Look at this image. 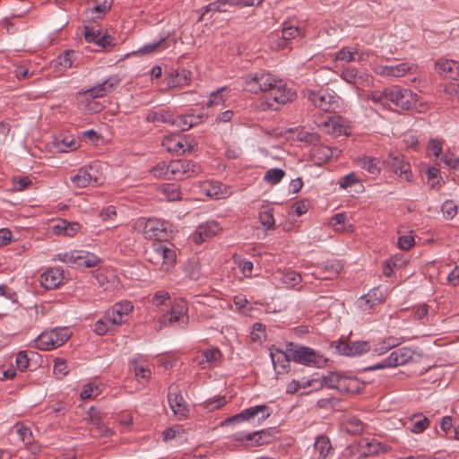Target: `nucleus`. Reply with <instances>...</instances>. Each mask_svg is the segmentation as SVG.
<instances>
[{"mask_svg": "<svg viewBox=\"0 0 459 459\" xmlns=\"http://www.w3.org/2000/svg\"><path fill=\"white\" fill-rule=\"evenodd\" d=\"M241 85L246 91L257 94L267 93L268 105L273 107L271 101L277 105H284L291 100L294 92L287 87L286 83L274 74L260 70L249 73L240 78Z\"/></svg>", "mask_w": 459, "mask_h": 459, "instance_id": "nucleus-1", "label": "nucleus"}, {"mask_svg": "<svg viewBox=\"0 0 459 459\" xmlns=\"http://www.w3.org/2000/svg\"><path fill=\"white\" fill-rule=\"evenodd\" d=\"M278 360H275V355L273 353L272 361L278 374L287 371L290 367V361L312 368H324L327 364V359L321 353L316 351L310 347L303 346L294 342L285 344V351H279Z\"/></svg>", "mask_w": 459, "mask_h": 459, "instance_id": "nucleus-2", "label": "nucleus"}, {"mask_svg": "<svg viewBox=\"0 0 459 459\" xmlns=\"http://www.w3.org/2000/svg\"><path fill=\"white\" fill-rule=\"evenodd\" d=\"M307 385L308 386H314L315 388L325 386L342 393H354L358 389L359 383L356 378L348 377L336 372H329L327 375L322 376L319 379L307 381Z\"/></svg>", "mask_w": 459, "mask_h": 459, "instance_id": "nucleus-3", "label": "nucleus"}, {"mask_svg": "<svg viewBox=\"0 0 459 459\" xmlns=\"http://www.w3.org/2000/svg\"><path fill=\"white\" fill-rule=\"evenodd\" d=\"M145 254L146 259L162 272H169L177 262L175 249L163 243L152 244Z\"/></svg>", "mask_w": 459, "mask_h": 459, "instance_id": "nucleus-4", "label": "nucleus"}, {"mask_svg": "<svg viewBox=\"0 0 459 459\" xmlns=\"http://www.w3.org/2000/svg\"><path fill=\"white\" fill-rule=\"evenodd\" d=\"M136 226L143 228V233L146 238L158 241L159 243L167 241L171 237V225L166 221L156 218L140 219L136 222Z\"/></svg>", "mask_w": 459, "mask_h": 459, "instance_id": "nucleus-5", "label": "nucleus"}, {"mask_svg": "<svg viewBox=\"0 0 459 459\" xmlns=\"http://www.w3.org/2000/svg\"><path fill=\"white\" fill-rule=\"evenodd\" d=\"M189 322L188 307L185 300H178L171 306L169 311L159 320L160 329L166 326L185 327Z\"/></svg>", "mask_w": 459, "mask_h": 459, "instance_id": "nucleus-6", "label": "nucleus"}, {"mask_svg": "<svg viewBox=\"0 0 459 459\" xmlns=\"http://www.w3.org/2000/svg\"><path fill=\"white\" fill-rule=\"evenodd\" d=\"M387 107L392 103L397 108L409 110L417 100V94L411 90L394 85L385 89Z\"/></svg>", "mask_w": 459, "mask_h": 459, "instance_id": "nucleus-7", "label": "nucleus"}, {"mask_svg": "<svg viewBox=\"0 0 459 459\" xmlns=\"http://www.w3.org/2000/svg\"><path fill=\"white\" fill-rule=\"evenodd\" d=\"M418 355L409 347H402L392 351L388 357L381 362L374 364L368 368V370H377L385 368H395L408 364L414 359V356Z\"/></svg>", "mask_w": 459, "mask_h": 459, "instance_id": "nucleus-8", "label": "nucleus"}, {"mask_svg": "<svg viewBox=\"0 0 459 459\" xmlns=\"http://www.w3.org/2000/svg\"><path fill=\"white\" fill-rule=\"evenodd\" d=\"M308 100L313 105L325 112H334L340 106V97L333 91L326 90L309 91Z\"/></svg>", "mask_w": 459, "mask_h": 459, "instance_id": "nucleus-9", "label": "nucleus"}, {"mask_svg": "<svg viewBox=\"0 0 459 459\" xmlns=\"http://www.w3.org/2000/svg\"><path fill=\"white\" fill-rule=\"evenodd\" d=\"M170 169V178L184 179L197 174L199 167L193 161L188 160H175L169 162Z\"/></svg>", "mask_w": 459, "mask_h": 459, "instance_id": "nucleus-10", "label": "nucleus"}, {"mask_svg": "<svg viewBox=\"0 0 459 459\" xmlns=\"http://www.w3.org/2000/svg\"><path fill=\"white\" fill-rule=\"evenodd\" d=\"M258 415H261L258 418V421L263 422L270 417L271 411L265 404L251 406L243 410L241 412L228 418L222 424L249 420Z\"/></svg>", "mask_w": 459, "mask_h": 459, "instance_id": "nucleus-11", "label": "nucleus"}, {"mask_svg": "<svg viewBox=\"0 0 459 459\" xmlns=\"http://www.w3.org/2000/svg\"><path fill=\"white\" fill-rule=\"evenodd\" d=\"M168 401L172 411L178 419H186L188 416V409L186 401L181 394V390L178 385L172 384L169 387Z\"/></svg>", "mask_w": 459, "mask_h": 459, "instance_id": "nucleus-12", "label": "nucleus"}, {"mask_svg": "<svg viewBox=\"0 0 459 459\" xmlns=\"http://www.w3.org/2000/svg\"><path fill=\"white\" fill-rule=\"evenodd\" d=\"M97 172L94 166L80 168L77 173L71 177V182L74 186L79 188L98 186L100 182L97 178Z\"/></svg>", "mask_w": 459, "mask_h": 459, "instance_id": "nucleus-13", "label": "nucleus"}, {"mask_svg": "<svg viewBox=\"0 0 459 459\" xmlns=\"http://www.w3.org/2000/svg\"><path fill=\"white\" fill-rule=\"evenodd\" d=\"M351 453L358 452L359 457H367L379 452H386V446L382 445L375 438H360L351 446Z\"/></svg>", "mask_w": 459, "mask_h": 459, "instance_id": "nucleus-14", "label": "nucleus"}, {"mask_svg": "<svg viewBox=\"0 0 459 459\" xmlns=\"http://www.w3.org/2000/svg\"><path fill=\"white\" fill-rule=\"evenodd\" d=\"M319 127L328 134L335 136L348 135L351 132L347 121L341 116L333 115L325 117L319 125Z\"/></svg>", "mask_w": 459, "mask_h": 459, "instance_id": "nucleus-15", "label": "nucleus"}, {"mask_svg": "<svg viewBox=\"0 0 459 459\" xmlns=\"http://www.w3.org/2000/svg\"><path fill=\"white\" fill-rule=\"evenodd\" d=\"M84 39L89 43H94L102 50L111 49L115 45L113 37L103 33L100 29L91 26H84Z\"/></svg>", "mask_w": 459, "mask_h": 459, "instance_id": "nucleus-16", "label": "nucleus"}, {"mask_svg": "<svg viewBox=\"0 0 459 459\" xmlns=\"http://www.w3.org/2000/svg\"><path fill=\"white\" fill-rule=\"evenodd\" d=\"M417 73L418 65L410 62L381 65L377 68V74L382 76L403 77L406 74H415Z\"/></svg>", "mask_w": 459, "mask_h": 459, "instance_id": "nucleus-17", "label": "nucleus"}, {"mask_svg": "<svg viewBox=\"0 0 459 459\" xmlns=\"http://www.w3.org/2000/svg\"><path fill=\"white\" fill-rule=\"evenodd\" d=\"M222 230V226L216 221H207L198 225L193 234L195 244H202Z\"/></svg>", "mask_w": 459, "mask_h": 459, "instance_id": "nucleus-18", "label": "nucleus"}, {"mask_svg": "<svg viewBox=\"0 0 459 459\" xmlns=\"http://www.w3.org/2000/svg\"><path fill=\"white\" fill-rule=\"evenodd\" d=\"M387 164L392 171L400 177H404L407 181L411 180V165L403 160V155L397 152H391L387 157Z\"/></svg>", "mask_w": 459, "mask_h": 459, "instance_id": "nucleus-19", "label": "nucleus"}, {"mask_svg": "<svg viewBox=\"0 0 459 459\" xmlns=\"http://www.w3.org/2000/svg\"><path fill=\"white\" fill-rule=\"evenodd\" d=\"M64 282V270L61 267L48 268L40 275V284L46 290H55Z\"/></svg>", "mask_w": 459, "mask_h": 459, "instance_id": "nucleus-20", "label": "nucleus"}, {"mask_svg": "<svg viewBox=\"0 0 459 459\" xmlns=\"http://www.w3.org/2000/svg\"><path fill=\"white\" fill-rule=\"evenodd\" d=\"M369 344L368 342L357 341L347 343L345 342H340L336 346V350L339 354L344 356H357L361 355L369 351Z\"/></svg>", "mask_w": 459, "mask_h": 459, "instance_id": "nucleus-21", "label": "nucleus"}, {"mask_svg": "<svg viewBox=\"0 0 459 459\" xmlns=\"http://www.w3.org/2000/svg\"><path fill=\"white\" fill-rule=\"evenodd\" d=\"M200 188L203 195L214 199H223L230 195L227 187L217 181H205Z\"/></svg>", "mask_w": 459, "mask_h": 459, "instance_id": "nucleus-22", "label": "nucleus"}, {"mask_svg": "<svg viewBox=\"0 0 459 459\" xmlns=\"http://www.w3.org/2000/svg\"><path fill=\"white\" fill-rule=\"evenodd\" d=\"M118 84L119 79L117 76H110L103 82L87 90L86 92L91 98H101L111 92Z\"/></svg>", "mask_w": 459, "mask_h": 459, "instance_id": "nucleus-23", "label": "nucleus"}, {"mask_svg": "<svg viewBox=\"0 0 459 459\" xmlns=\"http://www.w3.org/2000/svg\"><path fill=\"white\" fill-rule=\"evenodd\" d=\"M436 70L454 81L458 80L459 63L454 60H439L436 63Z\"/></svg>", "mask_w": 459, "mask_h": 459, "instance_id": "nucleus-24", "label": "nucleus"}, {"mask_svg": "<svg viewBox=\"0 0 459 459\" xmlns=\"http://www.w3.org/2000/svg\"><path fill=\"white\" fill-rule=\"evenodd\" d=\"M133 308L134 307L130 301H121L116 303L112 311L108 314H110L115 325H120L124 322V317L128 316Z\"/></svg>", "mask_w": 459, "mask_h": 459, "instance_id": "nucleus-25", "label": "nucleus"}, {"mask_svg": "<svg viewBox=\"0 0 459 459\" xmlns=\"http://www.w3.org/2000/svg\"><path fill=\"white\" fill-rule=\"evenodd\" d=\"M314 449L318 454L317 459H328L333 455L330 439L325 436H319L314 443Z\"/></svg>", "mask_w": 459, "mask_h": 459, "instance_id": "nucleus-26", "label": "nucleus"}, {"mask_svg": "<svg viewBox=\"0 0 459 459\" xmlns=\"http://www.w3.org/2000/svg\"><path fill=\"white\" fill-rule=\"evenodd\" d=\"M357 165L371 175H378L381 171L379 160L371 156H362L357 159Z\"/></svg>", "mask_w": 459, "mask_h": 459, "instance_id": "nucleus-27", "label": "nucleus"}, {"mask_svg": "<svg viewBox=\"0 0 459 459\" xmlns=\"http://www.w3.org/2000/svg\"><path fill=\"white\" fill-rule=\"evenodd\" d=\"M191 72L186 69L171 73L167 78V85L169 88H176L186 85L190 81Z\"/></svg>", "mask_w": 459, "mask_h": 459, "instance_id": "nucleus-28", "label": "nucleus"}, {"mask_svg": "<svg viewBox=\"0 0 459 459\" xmlns=\"http://www.w3.org/2000/svg\"><path fill=\"white\" fill-rule=\"evenodd\" d=\"M145 119L152 123H168L171 125L176 123L172 113L167 109L150 111Z\"/></svg>", "mask_w": 459, "mask_h": 459, "instance_id": "nucleus-29", "label": "nucleus"}, {"mask_svg": "<svg viewBox=\"0 0 459 459\" xmlns=\"http://www.w3.org/2000/svg\"><path fill=\"white\" fill-rule=\"evenodd\" d=\"M299 33V29L297 26L291 25L283 27L281 30V37L280 38L279 35L274 36L277 38V47L282 49L287 48L288 41L298 37Z\"/></svg>", "mask_w": 459, "mask_h": 459, "instance_id": "nucleus-30", "label": "nucleus"}, {"mask_svg": "<svg viewBox=\"0 0 459 459\" xmlns=\"http://www.w3.org/2000/svg\"><path fill=\"white\" fill-rule=\"evenodd\" d=\"M403 342V338L389 336L377 343L373 349V352L377 355H383L392 348L399 346Z\"/></svg>", "mask_w": 459, "mask_h": 459, "instance_id": "nucleus-31", "label": "nucleus"}, {"mask_svg": "<svg viewBox=\"0 0 459 459\" xmlns=\"http://www.w3.org/2000/svg\"><path fill=\"white\" fill-rule=\"evenodd\" d=\"M247 442H252L254 446H259L269 444L273 439V435L270 430L262 429L253 433H248L245 436Z\"/></svg>", "mask_w": 459, "mask_h": 459, "instance_id": "nucleus-32", "label": "nucleus"}, {"mask_svg": "<svg viewBox=\"0 0 459 459\" xmlns=\"http://www.w3.org/2000/svg\"><path fill=\"white\" fill-rule=\"evenodd\" d=\"M203 359L198 361L202 368H205L204 365L207 363L209 366H214L221 359V352L218 348H211L202 351Z\"/></svg>", "mask_w": 459, "mask_h": 459, "instance_id": "nucleus-33", "label": "nucleus"}, {"mask_svg": "<svg viewBox=\"0 0 459 459\" xmlns=\"http://www.w3.org/2000/svg\"><path fill=\"white\" fill-rule=\"evenodd\" d=\"M342 79L348 83L357 84L368 80V76L359 74L355 67H345L341 74Z\"/></svg>", "mask_w": 459, "mask_h": 459, "instance_id": "nucleus-34", "label": "nucleus"}, {"mask_svg": "<svg viewBox=\"0 0 459 459\" xmlns=\"http://www.w3.org/2000/svg\"><path fill=\"white\" fill-rule=\"evenodd\" d=\"M34 342L36 348L41 351H50L56 348L50 331L41 333Z\"/></svg>", "mask_w": 459, "mask_h": 459, "instance_id": "nucleus-35", "label": "nucleus"}, {"mask_svg": "<svg viewBox=\"0 0 459 459\" xmlns=\"http://www.w3.org/2000/svg\"><path fill=\"white\" fill-rule=\"evenodd\" d=\"M258 219L264 228L268 230H274L275 220L273 208L262 207L258 213Z\"/></svg>", "mask_w": 459, "mask_h": 459, "instance_id": "nucleus-36", "label": "nucleus"}, {"mask_svg": "<svg viewBox=\"0 0 459 459\" xmlns=\"http://www.w3.org/2000/svg\"><path fill=\"white\" fill-rule=\"evenodd\" d=\"M311 155L314 159L325 162L333 155V150L329 146L317 143L312 148Z\"/></svg>", "mask_w": 459, "mask_h": 459, "instance_id": "nucleus-37", "label": "nucleus"}, {"mask_svg": "<svg viewBox=\"0 0 459 459\" xmlns=\"http://www.w3.org/2000/svg\"><path fill=\"white\" fill-rule=\"evenodd\" d=\"M162 145L169 152H176V153H184L186 152L185 150V143L184 140L180 139L178 136H170L167 137L163 143Z\"/></svg>", "mask_w": 459, "mask_h": 459, "instance_id": "nucleus-38", "label": "nucleus"}, {"mask_svg": "<svg viewBox=\"0 0 459 459\" xmlns=\"http://www.w3.org/2000/svg\"><path fill=\"white\" fill-rule=\"evenodd\" d=\"M168 48L167 36L161 37L159 40L144 45L138 52L141 54H151L161 51Z\"/></svg>", "mask_w": 459, "mask_h": 459, "instance_id": "nucleus-39", "label": "nucleus"}, {"mask_svg": "<svg viewBox=\"0 0 459 459\" xmlns=\"http://www.w3.org/2000/svg\"><path fill=\"white\" fill-rule=\"evenodd\" d=\"M150 172L156 178L171 180L169 162L167 163L165 161H161L157 163L153 168L151 169Z\"/></svg>", "mask_w": 459, "mask_h": 459, "instance_id": "nucleus-40", "label": "nucleus"}, {"mask_svg": "<svg viewBox=\"0 0 459 459\" xmlns=\"http://www.w3.org/2000/svg\"><path fill=\"white\" fill-rule=\"evenodd\" d=\"M82 250H73L71 252H65L58 254V260L67 264L69 265L80 266L81 264Z\"/></svg>", "mask_w": 459, "mask_h": 459, "instance_id": "nucleus-41", "label": "nucleus"}, {"mask_svg": "<svg viewBox=\"0 0 459 459\" xmlns=\"http://www.w3.org/2000/svg\"><path fill=\"white\" fill-rule=\"evenodd\" d=\"M429 425V420L421 415H413L411 419L410 429L411 432L419 434L423 432Z\"/></svg>", "mask_w": 459, "mask_h": 459, "instance_id": "nucleus-42", "label": "nucleus"}, {"mask_svg": "<svg viewBox=\"0 0 459 459\" xmlns=\"http://www.w3.org/2000/svg\"><path fill=\"white\" fill-rule=\"evenodd\" d=\"M361 56L358 51H351L350 48H342L336 53L335 60L345 62L360 61Z\"/></svg>", "mask_w": 459, "mask_h": 459, "instance_id": "nucleus-43", "label": "nucleus"}, {"mask_svg": "<svg viewBox=\"0 0 459 459\" xmlns=\"http://www.w3.org/2000/svg\"><path fill=\"white\" fill-rule=\"evenodd\" d=\"M113 325H116L113 323V320H112V317H111L110 314L108 313L104 317L99 319L95 323V325H94V332L98 335H103Z\"/></svg>", "mask_w": 459, "mask_h": 459, "instance_id": "nucleus-44", "label": "nucleus"}, {"mask_svg": "<svg viewBox=\"0 0 459 459\" xmlns=\"http://www.w3.org/2000/svg\"><path fill=\"white\" fill-rule=\"evenodd\" d=\"M56 348L63 345L70 337L71 333L67 327H56L50 330Z\"/></svg>", "mask_w": 459, "mask_h": 459, "instance_id": "nucleus-45", "label": "nucleus"}, {"mask_svg": "<svg viewBox=\"0 0 459 459\" xmlns=\"http://www.w3.org/2000/svg\"><path fill=\"white\" fill-rule=\"evenodd\" d=\"M112 0H97L95 4L87 9V12L91 14L98 13L96 18L102 17L111 7Z\"/></svg>", "mask_w": 459, "mask_h": 459, "instance_id": "nucleus-46", "label": "nucleus"}, {"mask_svg": "<svg viewBox=\"0 0 459 459\" xmlns=\"http://www.w3.org/2000/svg\"><path fill=\"white\" fill-rule=\"evenodd\" d=\"M161 192L169 202H175L181 199L180 188L175 184H164Z\"/></svg>", "mask_w": 459, "mask_h": 459, "instance_id": "nucleus-47", "label": "nucleus"}, {"mask_svg": "<svg viewBox=\"0 0 459 459\" xmlns=\"http://www.w3.org/2000/svg\"><path fill=\"white\" fill-rule=\"evenodd\" d=\"M225 92H228V89L226 87H221L210 94L209 100L207 102V107L219 106L225 102L227 95Z\"/></svg>", "mask_w": 459, "mask_h": 459, "instance_id": "nucleus-48", "label": "nucleus"}, {"mask_svg": "<svg viewBox=\"0 0 459 459\" xmlns=\"http://www.w3.org/2000/svg\"><path fill=\"white\" fill-rule=\"evenodd\" d=\"M87 421L94 427V429L101 430L104 423L102 420V412L98 409L91 407L88 411Z\"/></svg>", "mask_w": 459, "mask_h": 459, "instance_id": "nucleus-49", "label": "nucleus"}, {"mask_svg": "<svg viewBox=\"0 0 459 459\" xmlns=\"http://www.w3.org/2000/svg\"><path fill=\"white\" fill-rule=\"evenodd\" d=\"M75 55L76 53L74 50H65L62 55L56 57V62L57 65H60L64 69L71 68L75 59Z\"/></svg>", "mask_w": 459, "mask_h": 459, "instance_id": "nucleus-50", "label": "nucleus"}, {"mask_svg": "<svg viewBox=\"0 0 459 459\" xmlns=\"http://www.w3.org/2000/svg\"><path fill=\"white\" fill-rule=\"evenodd\" d=\"M101 263V259L96 255L82 250L81 264L80 266L85 268L96 267Z\"/></svg>", "mask_w": 459, "mask_h": 459, "instance_id": "nucleus-51", "label": "nucleus"}, {"mask_svg": "<svg viewBox=\"0 0 459 459\" xmlns=\"http://www.w3.org/2000/svg\"><path fill=\"white\" fill-rule=\"evenodd\" d=\"M285 176V171L281 169L273 168L266 171L264 176V181L271 185L278 184Z\"/></svg>", "mask_w": 459, "mask_h": 459, "instance_id": "nucleus-52", "label": "nucleus"}, {"mask_svg": "<svg viewBox=\"0 0 459 459\" xmlns=\"http://www.w3.org/2000/svg\"><path fill=\"white\" fill-rule=\"evenodd\" d=\"M297 139L299 142L306 143L307 144L312 145L313 147L320 143L319 134L305 130H301L298 133Z\"/></svg>", "mask_w": 459, "mask_h": 459, "instance_id": "nucleus-53", "label": "nucleus"}, {"mask_svg": "<svg viewBox=\"0 0 459 459\" xmlns=\"http://www.w3.org/2000/svg\"><path fill=\"white\" fill-rule=\"evenodd\" d=\"M250 339L254 342L261 343L265 339V326L261 323H255L250 333Z\"/></svg>", "mask_w": 459, "mask_h": 459, "instance_id": "nucleus-54", "label": "nucleus"}, {"mask_svg": "<svg viewBox=\"0 0 459 459\" xmlns=\"http://www.w3.org/2000/svg\"><path fill=\"white\" fill-rule=\"evenodd\" d=\"M302 280L301 275L295 271H289L282 274L281 281L288 287H295Z\"/></svg>", "mask_w": 459, "mask_h": 459, "instance_id": "nucleus-55", "label": "nucleus"}, {"mask_svg": "<svg viewBox=\"0 0 459 459\" xmlns=\"http://www.w3.org/2000/svg\"><path fill=\"white\" fill-rule=\"evenodd\" d=\"M347 431L351 434H360L363 431L364 424L357 417H350L346 421Z\"/></svg>", "mask_w": 459, "mask_h": 459, "instance_id": "nucleus-56", "label": "nucleus"}, {"mask_svg": "<svg viewBox=\"0 0 459 459\" xmlns=\"http://www.w3.org/2000/svg\"><path fill=\"white\" fill-rule=\"evenodd\" d=\"M17 427V434L20 439L25 446L31 445L33 442V435L30 428L25 427L23 425H16Z\"/></svg>", "mask_w": 459, "mask_h": 459, "instance_id": "nucleus-57", "label": "nucleus"}, {"mask_svg": "<svg viewBox=\"0 0 459 459\" xmlns=\"http://www.w3.org/2000/svg\"><path fill=\"white\" fill-rule=\"evenodd\" d=\"M458 206L453 200H446L442 204L441 210L446 219L451 220L457 213Z\"/></svg>", "mask_w": 459, "mask_h": 459, "instance_id": "nucleus-58", "label": "nucleus"}, {"mask_svg": "<svg viewBox=\"0 0 459 459\" xmlns=\"http://www.w3.org/2000/svg\"><path fill=\"white\" fill-rule=\"evenodd\" d=\"M56 144L59 152L75 150L78 147L77 141L71 139L70 137H64L61 141H57Z\"/></svg>", "mask_w": 459, "mask_h": 459, "instance_id": "nucleus-59", "label": "nucleus"}, {"mask_svg": "<svg viewBox=\"0 0 459 459\" xmlns=\"http://www.w3.org/2000/svg\"><path fill=\"white\" fill-rule=\"evenodd\" d=\"M368 99L375 104L381 105L384 108H387V100L385 96V89L382 91H375L368 94Z\"/></svg>", "mask_w": 459, "mask_h": 459, "instance_id": "nucleus-60", "label": "nucleus"}, {"mask_svg": "<svg viewBox=\"0 0 459 459\" xmlns=\"http://www.w3.org/2000/svg\"><path fill=\"white\" fill-rule=\"evenodd\" d=\"M100 394V390H99V387L92 385V384H87L83 386L81 394H80V396L82 399H90V398H93V397H96L97 395H99Z\"/></svg>", "mask_w": 459, "mask_h": 459, "instance_id": "nucleus-61", "label": "nucleus"}, {"mask_svg": "<svg viewBox=\"0 0 459 459\" xmlns=\"http://www.w3.org/2000/svg\"><path fill=\"white\" fill-rule=\"evenodd\" d=\"M226 398L224 396H220L217 398L207 400L204 403V407L209 411H214L221 408L223 405L226 404Z\"/></svg>", "mask_w": 459, "mask_h": 459, "instance_id": "nucleus-62", "label": "nucleus"}, {"mask_svg": "<svg viewBox=\"0 0 459 459\" xmlns=\"http://www.w3.org/2000/svg\"><path fill=\"white\" fill-rule=\"evenodd\" d=\"M54 374L57 377H64L68 373L67 363L64 359H56L54 363Z\"/></svg>", "mask_w": 459, "mask_h": 459, "instance_id": "nucleus-63", "label": "nucleus"}, {"mask_svg": "<svg viewBox=\"0 0 459 459\" xmlns=\"http://www.w3.org/2000/svg\"><path fill=\"white\" fill-rule=\"evenodd\" d=\"M445 92L459 101V82L456 80L447 83L445 87Z\"/></svg>", "mask_w": 459, "mask_h": 459, "instance_id": "nucleus-64", "label": "nucleus"}]
</instances>
